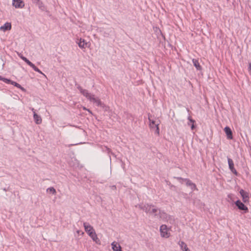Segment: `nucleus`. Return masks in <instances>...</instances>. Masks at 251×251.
<instances>
[{
    "mask_svg": "<svg viewBox=\"0 0 251 251\" xmlns=\"http://www.w3.org/2000/svg\"><path fill=\"white\" fill-rule=\"evenodd\" d=\"M77 89L79 90L80 93L90 101L95 103L97 106L103 108L105 107V105L95 95L89 93L87 90L83 89L81 86H78Z\"/></svg>",
    "mask_w": 251,
    "mask_h": 251,
    "instance_id": "1",
    "label": "nucleus"
},
{
    "mask_svg": "<svg viewBox=\"0 0 251 251\" xmlns=\"http://www.w3.org/2000/svg\"><path fill=\"white\" fill-rule=\"evenodd\" d=\"M138 207L145 211L147 213L151 214L154 216H156L158 214V212L159 209L155 208L154 206L146 204L143 206L142 205H139Z\"/></svg>",
    "mask_w": 251,
    "mask_h": 251,
    "instance_id": "2",
    "label": "nucleus"
},
{
    "mask_svg": "<svg viewBox=\"0 0 251 251\" xmlns=\"http://www.w3.org/2000/svg\"><path fill=\"white\" fill-rule=\"evenodd\" d=\"M160 236L165 238H168L171 236L170 229L165 225H162L160 226L159 229Z\"/></svg>",
    "mask_w": 251,
    "mask_h": 251,
    "instance_id": "3",
    "label": "nucleus"
},
{
    "mask_svg": "<svg viewBox=\"0 0 251 251\" xmlns=\"http://www.w3.org/2000/svg\"><path fill=\"white\" fill-rule=\"evenodd\" d=\"M18 56L25 62L26 63L27 65L30 66L35 71L44 75L45 76V74H43L38 68H37L34 64H33L31 62H30L28 59H27L26 57L24 56L21 53H18Z\"/></svg>",
    "mask_w": 251,
    "mask_h": 251,
    "instance_id": "4",
    "label": "nucleus"
},
{
    "mask_svg": "<svg viewBox=\"0 0 251 251\" xmlns=\"http://www.w3.org/2000/svg\"><path fill=\"white\" fill-rule=\"evenodd\" d=\"M148 119L150 121V126L151 128H156L155 133L157 134H159V129L158 126L159 125V123L156 122L155 121L152 120L151 119V116H149Z\"/></svg>",
    "mask_w": 251,
    "mask_h": 251,
    "instance_id": "5",
    "label": "nucleus"
},
{
    "mask_svg": "<svg viewBox=\"0 0 251 251\" xmlns=\"http://www.w3.org/2000/svg\"><path fill=\"white\" fill-rule=\"evenodd\" d=\"M76 43L78 45V47L82 49L88 48L90 45L89 42H87L84 39L82 38L77 39Z\"/></svg>",
    "mask_w": 251,
    "mask_h": 251,
    "instance_id": "6",
    "label": "nucleus"
},
{
    "mask_svg": "<svg viewBox=\"0 0 251 251\" xmlns=\"http://www.w3.org/2000/svg\"><path fill=\"white\" fill-rule=\"evenodd\" d=\"M12 5L16 8L21 9L24 7L25 2L22 0H12Z\"/></svg>",
    "mask_w": 251,
    "mask_h": 251,
    "instance_id": "7",
    "label": "nucleus"
},
{
    "mask_svg": "<svg viewBox=\"0 0 251 251\" xmlns=\"http://www.w3.org/2000/svg\"><path fill=\"white\" fill-rule=\"evenodd\" d=\"M175 178L177 179V180H184L185 181V182L186 183V184L187 186H189L190 187V188L193 190H195L196 189V185L193 183L191 180H190L189 179H187V178H185V179H184V178H182L181 177H175Z\"/></svg>",
    "mask_w": 251,
    "mask_h": 251,
    "instance_id": "8",
    "label": "nucleus"
},
{
    "mask_svg": "<svg viewBox=\"0 0 251 251\" xmlns=\"http://www.w3.org/2000/svg\"><path fill=\"white\" fill-rule=\"evenodd\" d=\"M235 204L240 210L244 211V213H247L248 212V207L240 200H237L235 202Z\"/></svg>",
    "mask_w": 251,
    "mask_h": 251,
    "instance_id": "9",
    "label": "nucleus"
},
{
    "mask_svg": "<svg viewBox=\"0 0 251 251\" xmlns=\"http://www.w3.org/2000/svg\"><path fill=\"white\" fill-rule=\"evenodd\" d=\"M83 226L85 229L86 232L89 235L91 232L95 231V229L89 223L84 222L83 223Z\"/></svg>",
    "mask_w": 251,
    "mask_h": 251,
    "instance_id": "10",
    "label": "nucleus"
},
{
    "mask_svg": "<svg viewBox=\"0 0 251 251\" xmlns=\"http://www.w3.org/2000/svg\"><path fill=\"white\" fill-rule=\"evenodd\" d=\"M239 192L242 197L244 202H246L247 201H248L249 199L248 193L243 189H241Z\"/></svg>",
    "mask_w": 251,
    "mask_h": 251,
    "instance_id": "11",
    "label": "nucleus"
},
{
    "mask_svg": "<svg viewBox=\"0 0 251 251\" xmlns=\"http://www.w3.org/2000/svg\"><path fill=\"white\" fill-rule=\"evenodd\" d=\"M227 161L229 169L233 174L237 175V172L234 167L233 161L229 158H228Z\"/></svg>",
    "mask_w": 251,
    "mask_h": 251,
    "instance_id": "12",
    "label": "nucleus"
},
{
    "mask_svg": "<svg viewBox=\"0 0 251 251\" xmlns=\"http://www.w3.org/2000/svg\"><path fill=\"white\" fill-rule=\"evenodd\" d=\"M11 24L10 23L7 22L4 25L0 27V31L5 32L7 30H10L11 29Z\"/></svg>",
    "mask_w": 251,
    "mask_h": 251,
    "instance_id": "13",
    "label": "nucleus"
},
{
    "mask_svg": "<svg viewBox=\"0 0 251 251\" xmlns=\"http://www.w3.org/2000/svg\"><path fill=\"white\" fill-rule=\"evenodd\" d=\"M89 236L92 238L94 242H96L98 244H100V240L98 238L95 231L93 232H91V233Z\"/></svg>",
    "mask_w": 251,
    "mask_h": 251,
    "instance_id": "14",
    "label": "nucleus"
},
{
    "mask_svg": "<svg viewBox=\"0 0 251 251\" xmlns=\"http://www.w3.org/2000/svg\"><path fill=\"white\" fill-rule=\"evenodd\" d=\"M33 119L36 124L39 125L42 123V120L41 116L37 114L35 112H34Z\"/></svg>",
    "mask_w": 251,
    "mask_h": 251,
    "instance_id": "15",
    "label": "nucleus"
},
{
    "mask_svg": "<svg viewBox=\"0 0 251 251\" xmlns=\"http://www.w3.org/2000/svg\"><path fill=\"white\" fill-rule=\"evenodd\" d=\"M157 216H158L161 219H162V220H163L165 222L167 218L168 215L167 213H166L165 212H164L163 211H161V210H159V211L158 212V214Z\"/></svg>",
    "mask_w": 251,
    "mask_h": 251,
    "instance_id": "16",
    "label": "nucleus"
},
{
    "mask_svg": "<svg viewBox=\"0 0 251 251\" xmlns=\"http://www.w3.org/2000/svg\"><path fill=\"white\" fill-rule=\"evenodd\" d=\"M224 130L227 135V138L229 139H232V134L231 129L229 127L226 126Z\"/></svg>",
    "mask_w": 251,
    "mask_h": 251,
    "instance_id": "17",
    "label": "nucleus"
},
{
    "mask_svg": "<svg viewBox=\"0 0 251 251\" xmlns=\"http://www.w3.org/2000/svg\"><path fill=\"white\" fill-rule=\"evenodd\" d=\"M112 250L114 251H121V247L120 245L116 242H113L111 244Z\"/></svg>",
    "mask_w": 251,
    "mask_h": 251,
    "instance_id": "18",
    "label": "nucleus"
},
{
    "mask_svg": "<svg viewBox=\"0 0 251 251\" xmlns=\"http://www.w3.org/2000/svg\"><path fill=\"white\" fill-rule=\"evenodd\" d=\"M179 245L181 249V250L183 251H190L189 249L187 247V245L183 241L179 242Z\"/></svg>",
    "mask_w": 251,
    "mask_h": 251,
    "instance_id": "19",
    "label": "nucleus"
},
{
    "mask_svg": "<svg viewBox=\"0 0 251 251\" xmlns=\"http://www.w3.org/2000/svg\"><path fill=\"white\" fill-rule=\"evenodd\" d=\"M165 222L173 225L175 223V218L173 216L168 215Z\"/></svg>",
    "mask_w": 251,
    "mask_h": 251,
    "instance_id": "20",
    "label": "nucleus"
},
{
    "mask_svg": "<svg viewBox=\"0 0 251 251\" xmlns=\"http://www.w3.org/2000/svg\"><path fill=\"white\" fill-rule=\"evenodd\" d=\"M11 84L12 85H13L14 86H16V87L20 89L23 91H24V92L25 91V89L24 87H23L21 85H20L19 83H18L15 81H12L11 82Z\"/></svg>",
    "mask_w": 251,
    "mask_h": 251,
    "instance_id": "21",
    "label": "nucleus"
},
{
    "mask_svg": "<svg viewBox=\"0 0 251 251\" xmlns=\"http://www.w3.org/2000/svg\"><path fill=\"white\" fill-rule=\"evenodd\" d=\"M188 120H189V122H188V125L191 126L192 129H193L194 128V121L190 117H188Z\"/></svg>",
    "mask_w": 251,
    "mask_h": 251,
    "instance_id": "22",
    "label": "nucleus"
},
{
    "mask_svg": "<svg viewBox=\"0 0 251 251\" xmlns=\"http://www.w3.org/2000/svg\"><path fill=\"white\" fill-rule=\"evenodd\" d=\"M193 62L194 66L196 67V68L198 70H199L201 69V67L200 66V64H199L198 60H197L196 59H193Z\"/></svg>",
    "mask_w": 251,
    "mask_h": 251,
    "instance_id": "23",
    "label": "nucleus"
},
{
    "mask_svg": "<svg viewBox=\"0 0 251 251\" xmlns=\"http://www.w3.org/2000/svg\"><path fill=\"white\" fill-rule=\"evenodd\" d=\"M47 192H50L53 194H55L56 192L55 189L53 187H50L47 189Z\"/></svg>",
    "mask_w": 251,
    "mask_h": 251,
    "instance_id": "24",
    "label": "nucleus"
},
{
    "mask_svg": "<svg viewBox=\"0 0 251 251\" xmlns=\"http://www.w3.org/2000/svg\"><path fill=\"white\" fill-rule=\"evenodd\" d=\"M2 81L6 83H10V84H11V82L12 81V80L7 79V78H4L3 79H2Z\"/></svg>",
    "mask_w": 251,
    "mask_h": 251,
    "instance_id": "25",
    "label": "nucleus"
},
{
    "mask_svg": "<svg viewBox=\"0 0 251 251\" xmlns=\"http://www.w3.org/2000/svg\"><path fill=\"white\" fill-rule=\"evenodd\" d=\"M249 69L250 73L251 75V63H249Z\"/></svg>",
    "mask_w": 251,
    "mask_h": 251,
    "instance_id": "26",
    "label": "nucleus"
},
{
    "mask_svg": "<svg viewBox=\"0 0 251 251\" xmlns=\"http://www.w3.org/2000/svg\"><path fill=\"white\" fill-rule=\"evenodd\" d=\"M77 233L78 234H79L80 233H81V235H83V234H84V232H82V231H81L80 230H77Z\"/></svg>",
    "mask_w": 251,
    "mask_h": 251,
    "instance_id": "27",
    "label": "nucleus"
},
{
    "mask_svg": "<svg viewBox=\"0 0 251 251\" xmlns=\"http://www.w3.org/2000/svg\"><path fill=\"white\" fill-rule=\"evenodd\" d=\"M42 5H43V3L42 2H41L40 4H39V7L40 8H42Z\"/></svg>",
    "mask_w": 251,
    "mask_h": 251,
    "instance_id": "28",
    "label": "nucleus"
},
{
    "mask_svg": "<svg viewBox=\"0 0 251 251\" xmlns=\"http://www.w3.org/2000/svg\"><path fill=\"white\" fill-rule=\"evenodd\" d=\"M83 109H84V110H88V111H89V112H90V113H91V111H90V110H89V109H87L85 107H83Z\"/></svg>",
    "mask_w": 251,
    "mask_h": 251,
    "instance_id": "29",
    "label": "nucleus"
},
{
    "mask_svg": "<svg viewBox=\"0 0 251 251\" xmlns=\"http://www.w3.org/2000/svg\"><path fill=\"white\" fill-rule=\"evenodd\" d=\"M30 109L31 110V111L33 112V113H34V112H35V109L33 108H31Z\"/></svg>",
    "mask_w": 251,
    "mask_h": 251,
    "instance_id": "30",
    "label": "nucleus"
},
{
    "mask_svg": "<svg viewBox=\"0 0 251 251\" xmlns=\"http://www.w3.org/2000/svg\"><path fill=\"white\" fill-rule=\"evenodd\" d=\"M180 183H183L184 182H185L184 180H178Z\"/></svg>",
    "mask_w": 251,
    "mask_h": 251,
    "instance_id": "31",
    "label": "nucleus"
},
{
    "mask_svg": "<svg viewBox=\"0 0 251 251\" xmlns=\"http://www.w3.org/2000/svg\"><path fill=\"white\" fill-rule=\"evenodd\" d=\"M3 78V77H2L1 76H0V80H2V79Z\"/></svg>",
    "mask_w": 251,
    "mask_h": 251,
    "instance_id": "32",
    "label": "nucleus"
}]
</instances>
